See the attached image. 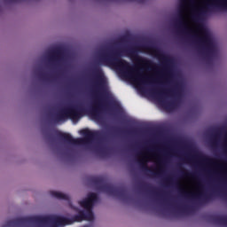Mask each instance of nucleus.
<instances>
[{
	"instance_id": "nucleus-32",
	"label": "nucleus",
	"mask_w": 227,
	"mask_h": 227,
	"mask_svg": "<svg viewBox=\"0 0 227 227\" xmlns=\"http://www.w3.org/2000/svg\"><path fill=\"white\" fill-rule=\"evenodd\" d=\"M11 3H16L17 0H10Z\"/></svg>"
},
{
	"instance_id": "nucleus-25",
	"label": "nucleus",
	"mask_w": 227,
	"mask_h": 227,
	"mask_svg": "<svg viewBox=\"0 0 227 227\" xmlns=\"http://www.w3.org/2000/svg\"><path fill=\"white\" fill-rule=\"evenodd\" d=\"M38 77H39V79H42L43 81H47V75H45V74H43V73H39Z\"/></svg>"
},
{
	"instance_id": "nucleus-16",
	"label": "nucleus",
	"mask_w": 227,
	"mask_h": 227,
	"mask_svg": "<svg viewBox=\"0 0 227 227\" xmlns=\"http://www.w3.org/2000/svg\"><path fill=\"white\" fill-rule=\"evenodd\" d=\"M51 196H52V198H56V200H64L65 201H69L70 200V197L65 193L59 192H50Z\"/></svg>"
},
{
	"instance_id": "nucleus-27",
	"label": "nucleus",
	"mask_w": 227,
	"mask_h": 227,
	"mask_svg": "<svg viewBox=\"0 0 227 227\" xmlns=\"http://www.w3.org/2000/svg\"><path fill=\"white\" fill-rule=\"evenodd\" d=\"M150 192H152V194H154L155 196H158V197L160 196V193H159V192L150 191Z\"/></svg>"
},
{
	"instance_id": "nucleus-17",
	"label": "nucleus",
	"mask_w": 227,
	"mask_h": 227,
	"mask_svg": "<svg viewBox=\"0 0 227 227\" xmlns=\"http://www.w3.org/2000/svg\"><path fill=\"white\" fill-rule=\"evenodd\" d=\"M196 157L202 160V162H206V164H214V159L205 156L203 154H197Z\"/></svg>"
},
{
	"instance_id": "nucleus-26",
	"label": "nucleus",
	"mask_w": 227,
	"mask_h": 227,
	"mask_svg": "<svg viewBox=\"0 0 227 227\" xmlns=\"http://www.w3.org/2000/svg\"><path fill=\"white\" fill-rule=\"evenodd\" d=\"M144 152H146L147 153H153V152H155V149L150 148V147H145L144 149Z\"/></svg>"
},
{
	"instance_id": "nucleus-10",
	"label": "nucleus",
	"mask_w": 227,
	"mask_h": 227,
	"mask_svg": "<svg viewBox=\"0 0 227 227\" xmlns=\"http://www.w3.org/2000/svg\"><path fill=\"white\" fill-rule=\"evenodd\" d=\"M210 4H207L205 7L200 9V13L192 16L194 22H198L200 15H205L207 12L214 10H227V0H209Z\"/></svg>"
},
{
	"instance_id": "nucleus-4",
	"label": "nucleus",
	"mask_w": 227,
	"mask_h": 227,
	"mask_svg": "<svg viewBox=\"0 0 227 227\" xmlns=\"http://www.w3.org/2000/svg\"><path fill=\"white\" fill-rule=\"evenodd\" d=\"M53 227L65 226L72 224V220L63 216H30L20 217L6 222L3 227L24 226V224H49Z\"/></svg>"
},
{
	"instance_id": "nucleus-11",
	"label": "nucleus",
	"mask_w": 227,
	"mask_h": 227,
	"mask_svg": "<svg viewBox=\"0 0 227 227\" xmlns=\"http://www.w3.org/2000/svg\"><path fill=\"white\" fill-rule=\"evenodd\" d=\"M180 192L184 198H191L192 200H199L200 203H208L211 201L212 195L204 194L203 192L198 193H188L184 189H180Z\"/></svg>"
},
{
	"instance_id": "nucleus-14",
	"label": "nucleus",
	"mask_w": 227,
	"mask_h": 227,
	"mask_svg": "<svg viewBox=\"0 0 227 227\" xmlns=\"http://www.w3.org/2000/svg\"><path fill=\"white\" fill-rule=\"evenodd\" d=\"M61 56H63V50L61 48H56L49 51L47 59L50 65H56L61 59Z\"/></svg>"
},
{
	"instance_id": "nucleus-13",
	"label": "nucleus",
	"mask_w": 227,
	"mask_h": 227,
	"mask_svg": "<svg viewBox=\"0 0 227 227\" xmlns=\"http://www.w3.org/2000/svg\"><path fill=\"white\" fill-rule=\"evenodd\" d=\"M98 201V194L94 192H90L87 195V198L80 201V206L85 210H90L93 208V205Z\"/></svg>"
},
{
	"instance_id": "nucleus-5",
	"label": "nucleus",
	"mask_w": 227,
	"mask_h": 227,
	"mask_svg": "<svg viewBox=\"0 0 227 227\" xmlns=\"http://www.w3.org/2000/svg\"><path fill=\"white\" fill-rule=\"evenodd\" d=\"M82 138H74L72 135L67 133H63L57 131V137L59 141H63L66 145H73V146H87V145H91L93 141H97L104 137V134L100 131H91L88 129L80 130Z\"/></svg>"
},
{
	"instance_id": "nucleus-15",
	"label": "nucleus",
	"mask_w": 227,
	"mask_h": 227,
	"mask_svg": "<svg viewBox=\"0 0 227 227\" xmlns=\"http://www.w3.org/2000/svg\"><path fill=\"white\" fill-rule=\"evenodd\" d=\"M176 27H177V29H181L182 33H187V31H189V27H187V22H185L184 15L179 14V17L176 21Z\"/></svg>"
},
{
	"instance_id": "nucleus-9",
	"label": "nucleus",
	"mask_w": 227,
	"mask_h": 227,
	"mask_svg": "<svg viewBox=\"0 0 227 227\" xmlns=\"http://www.w3.org/2000/svg\"><path fill=\"white\" fill-rule=\"evenodd\" d=\"M195 49L204 59H210L214 54V43L207 32L201 37H198V42L194 43Z\"/></svg>"
},
{
	"instance_id": "nucleus-23",
	"label": "nucleus",
	"mask_w": 227,
	"mask_h": 227,
	"mask_svg": "<svg viewBox=\"0 0 227 227\" xmlns=\"http://www.w3.org/2000/svg\"><path fill=\"white\" fill-rule=\"evenodd\" d=\"M110 106H113L115 111H120V105H118L116 101L110 103Z\"/></svg>"
},
{
	"instance_id": "nucleus-22",
	"label": "nucleus",
	"mask_w": 227,
	"mask_h": 227,
	"mask_svg": "<svg viewBox=\"0 0 227 227\" xmlns=\"http://www.w3.org/2000/svg\"><path fill=\"white\" fill-rule=\"evenodd\" d=\"M182 175H184V176H190L191 178H194V174L187 172V170H184V168H183Z\"/></svg>"
},
{
	"instance_id": "nucleus-1",
	"label": "nucleus",
	"mask_w": 227,
	"mask_h": 227,
	"mask_svg": "<svg viewBox=\"0 0 227 227\" xmlns=\"http://www.w3.org/2000/svg\"><path fill=\"white\" fill-rule=\"evenodd\" d=\"M98 63L105 67H114V68H119L122 74H125L126 75H133L135 81L142 82V84L157 82L155 78L143 74V70H145L143 67H138L137 66L133 67L130 66V63L121 59V51L120 50L102 51L98 58Z\"/></svg>"
},
{
	"instance_id": "nucleus-29",
	"label": "nucleus",
	"mask_w": 227,
	"mask_h": 227,
	"mask_svg": "<svg viewBox=\"0 0 227 227\" xmlns=\"http://www.w3.org/2000/svg\"><path fill=\"white\" fill-rule=\"evenodd\" d=\"M165 182H166V184H168V182H171V178H167V179L165 180Z\"/></svg>"
},
{
	"instance_id": "nucleus-21",
	"label": "nucleus",
	"mask_w": 227,
	"mask_h": 227,
	"mask_svg": "<svg viewBox=\"0 0 227 227\" xmlns=\"http://www.w3.org/2000/svg\"><path fill=\"white\" fill-rule=\"evenodd\" d=\"M178 210H180V212H183L184 214H187V212H190L191 207H187V206L179 207Z\"/></svg>"
},
{
	"instance_id": "nucleus-2",
	"label": "nucleus",
	"mask_w": 227,
	"mask_h": 227,
	"mask_svg": "<svg viewBox=\"0 0 227 227\" xmlns=\"http://www.w3.org/2000/svg\"><path fill=\"white\" fill-rule=\"evenodd\" d=\"M90 75L92 79V90L95 95H97L98 100L95 102L94 106L88 110V113L94 120H99L102 112L109 107V103L102 99V97L105 98H108L109 97V93L107 92V80L106 79L104 70L98 65L92 67Z\"/></svg>"
},
{
	"instance_id": "nucleus-19",
	"label": "nucleus",
	"mask_w": 227,
	"mask_h": 227,
	"mask_svg": "<svg viewBox=\"0 0 227 227\" xmlns=\"http://www.w3.org/2000/svg\"><path fill=\"white\" fill-rule=\"evenodd\" d=\"M214 221L217 224H222L223 226H227V216H216L214 218Z\"/></svg>"
},
{
	"instance_id": "nucleus-31",
	"label": "nucleus",
	"mask_w": 227,
	"mask_h": 227,
	"mask_svg": "<svg viewBox=\"0 0 227 227\" xmlns=\"http://www.w3.org/2000/svg\"><path fill=\"white\" fill-rule=\"evenodd\" d=\"M148 187H150V185H148V184H145V189H148Z\"/></svg>"
},
{
	"instance_id": "nucleus-24",
	"label": "nucleus",
	"mask_w": 227,
	"mask_h": 227,
	"mask_svg": "<svg viewBox=\"0 0 227 227\" xmlns=\"http://www.w3.org/2000/svg\"><path fill=\"white\" fill-rule=\"evenodd\" d=\"M116 132H121V134H134L136 131L135 130H116Z\"/></svg>"
},
{
	"instance_id": "nucleus-33",
	"label": "nucleus",
	"mask_w": 227,
	"mask_h": 227,
	"mask_svg": "<svg viewBox=\"0 0 227 227\" xmlns=\"http://www.w3.org/2000/svg\"><path fill=\"white\" fill-rule=\"evenodd\" d=\"M194 38H198V35H194Z\"/></svg>"
},
{
	"instance_id": "nucleus-12",
	"label": "nucleus",
	"mask_w": 227,
	"mask_h": 227,
	"mask_svg": "<svg viewBox=\"0 0 227 227\" xmlns=\"http://www.w3.org/2000/svg\"><path fill=\"white\" fill-rule=\"evenodd\" d=\"M138 164L143 171L151 173L152 176H154V177L160 176V175L164 173V161L162 160L159 161L160 168L156 172L153 171L152 168H148V165L146 164V162H145V159L139 160Z\"/></svg>"
},
{
	"instance_id": "nucleus-6",
	"label": "nucleus",
	"mask_w": 227,
	"mask_h": 227,
	"mask_svg": "<svg viewBox=\"0 0 227 227\" xmlns=\"http://www.w3.org/2000/svg\"><path fill=\"white\" fill-rule=\"evenodd\" d=\"M153 93L158 97L162 107H164L167 111H173V109L178 107V104H180L182 92H180L178 85H176L174 90H168L164 89H154Z\"/></svg>"
},
{
	"instance_id": "nucleus-18",
	"label": "nucleus",
	"mask_w": 227,
	"mask_h": 227,
	"mask_svg": "<svg viewBox=\"0 0 227 227\" xmlns=\"http://www.w3.org/2000/svg\"><path fill=\"white\" fill-rule=\"evenodd\" d=\"M87 211L84 212V219L85 221H94L95 215H93V208L86 209Z\"/></svg>"
},
{
	"instance_id": "nucleus-8",
	"label": "nucleus",
	"mask_w": 227,
	"mask_h": 227,
	"mask_svg": "<svg viewBox=\"0 0 227 227\" xmlns=\"http://www.w3.org/2000/svg\"><path fill=\"white\" fill-rule=\"evenodd\" d=\"M91 182L96 185L97 190L101 192H106L109 196H117L121 200H129L127 189L123 187L116 188L112 184H106L102 177H94L91 179Z\"/></svg>"
},
{
	"instance_id": "nucleus-30",
	"label": "nucleus",
	"mask_w": 227,
	"mask_h": 227,
	"mask_svg": "<svg viewBox=\"0 0 227 227\" xmlns=\"http://www.w3.org/2000/svg\"><path fill=\"white\" fill-rule=\"evenodd\" d=\"M184 160L189 161V160H191V159H189L188 157H186V158H184Z\"/></svg>"
},
{
	"instance_id": "nucleus-20",
	"label": "nucleus",
	"mask_w": 227,
	"mask_h": 227,
	"mask_svg": "<svg viewBox=\"0 0 227 227\" xmlns=\"http://www.w3.org/2000/svg\"><path fill=\"white\" fill-rule=\"evenodd\" d=\"M81 221H85L84 211H81L78 215L73 216L74 223H81Z\"/></svg>"
},
{
	"instance_id": "nucleus-28",
	"label": "nucleus",
	"mask_w": 227,
	"mask_h": 227,
	"mask_svg": "<svg viewBox=\"0 0 227 227\" xmlns=\"http://www.w3.org/2000/svg\"><path fill=\"white\" fill-rule=\"evenodd\" d=\"M221 132V129H217L216 131H215V135L216 136H219V133Z\"/></svg>"
},
{
	"instance_id": "nucleus-7",
	"label": "nucleus",
	"mask_w": 227,
	"mask_h": 227,
	"mask_svg": "<svg viewBox=\"0 0 227 227\" xmlns=\"http://www.w3.org/2000/svg\"><path fill=\"white\" fill-rule=\"evenodd\" d=\"M88 110L82 108L81 106H72L66 109H62L57 114L51 115V121L53 123H59V121H65L67 118H70L73 121L79 120L83 114H86Z\"/></svg>"
},
{
	"instance_id": "nucleus-3",
	"label": "nucleus",
	"mask_w": 227,
	"mask_h": 227,
	"mask_svg": "<svg viewBox=\"0 0 227 227\" xmlns=\"http://www.w3.org/2000/svg\"><path fill=\"white\" fill-rule=\"evenodd\" d=\"M142 51H148L151 54H153L160 59L161 62L160 67L163 72L166 74L168 77H172L173 70L171 69V63H173V59L171 57L164 54L159 48L155 46L150 45H140L133 48H129L125 51L126 54L129 56V58L135 59L138 65H144V67H150L152 65V60H148L146 59H143L137 55L138 52Z\"/></svg>"
}]
</instances>
